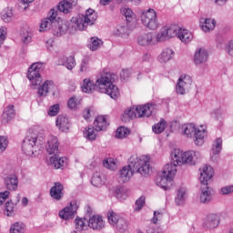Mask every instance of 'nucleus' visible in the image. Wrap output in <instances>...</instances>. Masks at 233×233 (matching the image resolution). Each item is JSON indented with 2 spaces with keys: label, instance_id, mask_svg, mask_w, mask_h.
<instances>
[{
  "label": "nucleus",
  "instance_id": "f257e3e1",
  "mask_svg": "<svg viewBox=\"0 0 233 233\" xmlns=\"http://www.w3.org/2000/svg\"><path fill=\"white\" fill-rule=\"evenodd\" d=\"M171 162L164 167L162 175L157 177L156 183L163 190H170V185L177 172V165H196V160L201 157L199 151H187L182 153L179 149H174L170 154Z\"/></svg>",
  "mask_w": 233,
  "mask_h": 233
},
{
  "label": "nucleus",
  "instance_id": "f03ea898",
  "mask_svg": "<svg viewBox=\"0 0 233 233\" xmlns=\"http://www.w3.org/2000/svg\"><path fill=\"white\" fill-rule=\"evenodd\" d=\"M116 81H117L116 74L104 71L96 84L90 78H85L81 89L85 94H92L96 90V86H98L102 94H106L111 99H117L119 97V87L114 85Z\"/></svg>",
  "mask_w": 233,
  "mask_h": 233
},
{
  "label": "nucleus",
  "instance_id": "7ed1b4c3",
  "mask_svg": "<svg viewBox=\"0 0 233 233\" xmlns=\"http://www.w3.org/2000/svg\"><path fill=\"white\" fill-rule=\"evenodd\" d=\"M150 172V158L146 157H138L137 155H133L128 159V165L124 166L118 172V183H128L134 174L141 176H148Z\"/></svg>",
  "mask_w": 233,
  "mask_h": 233
},
{
  "label": "nucleus",
  "instance_id": "20e7f679",
  "mask_svg": "<svg viewBox=\"0 0 233 233\" xmlns=\"http://www.w3.org/2000/svg\"><path fill=\"white\" fill-rule=\"evenodd\" d=\"M44 69L43 62H35L30 66L26 74L27 79H29L32 86H39L37 91L38 97H46L50 86H54V81L52 80H46L43 83L41 72H43Z\"/></svg>",
  "mask_w": 233,
  "mask_h": 233
},
{
  "label": "nucleus",
  "instance_id": "39448f33",
  "mask_svg": "<svg viewBox=\"0 0 233 233\" xmlns=\"http://www.w3.org/2000/svg\"><path fill=\"white\" fill-rule=\"evenodd\" d=\"M57 10L56 7H53L49 11L48 17L45 18L40 24V32H46V30H54V35L56 37H61V35H65L68 30H70V22H64L62 25H59L57 22Z\"/></svg>",
  "mask_w": 233,
  "mask_h": 233
},
{
  "label": "nucleus",
  "instance_id": "423d86ee",
  "mask_svg": "<svg viewBox=\"0 0 233 233\" xmlns=\"http://www.w3.org/2000/svg\"><path fill=\"white\" fill-rule=\"evenodd\" d=\"M200 170V183L202 187H200V203L204 205H208L209 201H212V191L208 187V181L212 179L214 176V168L210 166L206 165L204 168H199Z\"/></svg>",
  "mask_w": 233,
  "mask_h": 233
},
{
  "label": "nucleus",
  "instance_id": "0eeeda50",
  "mask_svg": "<svg viewBox=\"0 0 233 233\" xmlns=\"http://www.w3.org/2000/svg\"><path fill=\"white\" fill-rule=\"evenodd\" d=\"M97 21V13L94 9L89 8L86 14H78L76 16L71 18V28L75 30H86V26H92Z\"/></svg>",
  "mask_w": 233,
  "mask_h": 233
},
{
  "label": "nucleus",
  "instance_id": "6e6552de",
  "mask_svg": "<svg viewBox=\"0 0 233 233\" xmlns=\"http://www.w3.org/2000/svg\"><path fill=\"white\" fill-rule=\"evenodd\" d=\"M45 143V137L37 133L29 131L23 140L22 150L25 156H34V151L37 147Z\"/></svg>",
  "mask_w": 233,
  "mask_h": 233
},
{
  "label": "nucleus",
  "instance_id": "1a4fd4ad",
  "mask_svg": "<svg viewBox=\"0 0 233 233\" xmlns=\"http://www.w3.org/2000/svg\"><path fill=\"white\" fill-rule=\"evenodd\" d=\"M94 127L89 126L84 131V136L88 139V141H96V132H101L103 130H106V127H108V122H106V116H99L94 121ZM96 130V131H95Z\"/></svg>",
  "mask_w": 233,
  "mask_h": 233
},
{
  "label": "nucleus",
  "instance_id": "9d476101",
  "mask_svg": "<svg viewBox=\"0 0 233 233\" xmlns=\"http://www.w3.org/2000/svg\"><path fill=\"white\" fill-rule=\"evenodd\" d=\"M184 134L187 137H195V145L201 147L205 143V137L207 136V130L196 128L195 124H187L184 128Z\"/></svg>",
  "mask_w": 233,
  "mask_h": 233
},
{
  "label": "nucleus",
  "instance_id": "9b49d317",
  "mask_svg": "<svg viewBox=\"0 0 233 233\" xmlns=\"http://www.w3.org/2000/svg\"><path fill=\"white\" fill-rule=\"evenodd\" d=\"M154 104H146L144 106H137L136 109H127L124 114L129 118L133 117H150L152 116V110H154Z\"/></svg>",
  "mask_w": 233,
  "mask_h": 233
},
{
  "label": "nucleus",
  "instance_id": "f8f14e48",
  "mask_svg": "<svg viewBox=\"0 0 233 233\" xmlns=\"http://www.w3.org/2000/svg\"><path fill=\"white\" fill-rule=\"evenodd\" d=\"M141 22L142 25L149 30H157V26H159L157 14L154 9H148L146 12H143L141 15Z\"/></svg>",
  "mask_w": 233,
  "mask_h": 233
},
{
  "label": "nucleus",
  "instance_id": "ddd939ff",
  "mask_svg": "<svg viewBox=\"0 0 233 233\" xmlns=\"http://www.w3.org/2000/svg\"><path fill=\"white\" fill-rule=\"evenodd\" d=\"M77 208H79V205H77V200H72L69 206L64 208L61 211H59V217L62 219H74V215L77 214Z\"/></svg>",
  "mask_w": 233,
  "mask_h": 233
},
{
  "label": "nucleus",
  "instance_id": "4468645a",
  "mask_svg": "<svg viewBox=\"0 0 233 233\" xmlns=\"http://www.w3.org/2000/svg\"><path fill=\"white\" fill-rule=\"evenodd\" d=\"M59 138H57V137L55 136H50L46 145V150L47 154H49V156L61 154V149H59Z\"/></svg>",
  "mask_w": 233,
  "mask_h": 233
},
{
  "label": "nucleus",
  "instance_id": "2eb2a0df",
  "mask_svg": "<svg viewBox=\"0 0 233 233\" xmlns=\"http://www.w3.org/2000/svg\"><path fill=\"white\" fill-rule=\"evenodd\" d=\"M63 190H65V186H63L61 182H55L54 186L49 190L50 198H52L54 201H61L65 197Z\"/></svg>",
  "mask_w": 233,
  "mask_h": 233
},
{
  "label": "nucleus",
  "instance_id": "dca6fc26",
  "mask_svg": "<svg viewBox=\"0 0 233 233\" xmlns=\"http://www.w3.org/2000/svg\"><path fill=\"white\" fill-rule=\"evenodd\" d=\"M67 163L68 158H66V157H59V154L53 155L49 158L50 167H53V168H56V170L59 168L63 170Z\"/></svg>",
  "mask_w": 233,
  "mask_h": 233
},
{
  "label": "nucleus",
  "instance_id": "f3484780",
  "mask_svg": "<svg viewBox=\"0 0 233 233\" xmlns=\"http://www.w3.org/2000/svg\"><path fill=\"white\" fill-rule=\"evenodd\" d=\"M203 227L209 230L212 228H218V227H219V216H218V214L208 215L204 220Z\"/></svg>",
  "mask_w": 233,
  "mask_h": 233
},
{
  "label": "nucleus",
  "instance_id": "a211bd4d",
  "mask_svg": "<svg viewBox=\"0 0 233 233\" xmlns=\"http://www.w3.org/2000/svg\"><path fill=\"white\" fill-rule=\"evenodd\" d=\"M89 228L93 230H102L105 227V220H103V217L93 215L90 217L89 221H87Z\"/></svg>",
  "mask_w": 233,
  "mask_h": 233
},
{
  "label": "nucleus",
  "instance_id": "6ab92c4d",
  "mask_svg": "<svg viewBox=\"0 0 233 233\" xmlns=\"http://www.w3.org/2000/svg\"><path fill=\"white\" fill-rule=\"evenodd\" d=\"M56 125L61 132H68L70 130V120L64 115L57 116Z\"/></svg>",
  "mask_w": 233,
  "mask_h": 233
},
{
  "label": "nucleus",
  "instance_id": "aec40b11",
  "mask_svg": "<svg viewBox=\"0 0 233 233\" xmlns=\"http://www.w3.org/2000/svg\"><path fill=\"white\" fill-rule=\"evenodd\" d=\"M58 65H61L62 66H66L67 70H74V67L76 66V58L73 56H62L58 59Z\"/></svg>",
  "mask_w": 233,
  "mask_h": 233
},
{
  "label": "nucleus",
  "instance_id": "412c9836",
  "mask_svg": "<svg viewBox=\"0 0 233 233\" xmlns=\"http://www.w3.org/2000/svg\"><path fill=\"white\" fill-rule=\"evenodd\" d=\"M207 59H208V53L207 52V50L199 48L196 51L194 56L195 65H201L203 63H206Z\"/></svg>",
  "mask_w": 233,
  "mask_h": 233
},
{
  "label": "nucleus",
  "instance_id": "4be33fe9",
  "mask_svg": "<svg viewBox=\"0 0 233 233\" xmlns=\"http://www.w3.org/2000/svg\"><path fill=\"white\" fill-rule=\"evenodd\" d=\"M5 184L7 190H17V187L19 185L17 176L9 175L7 177L5 178Z\"/></svg>",
  "mask_w": 233,
  "mask_h": 233
},
{
  "label": "nucleus",
  "instance_id": "5701e85b",
  "mask_svg": "<svg viewBox=\"0 0 233 233\" xmlns=\"http://www.w3.org/2000/svg\"><path fill=\"white\" fill-rule=\"evenodd\" d=\"M14 108H15L14 105H9L5 107L2 115L3 123H8V121H12V119L15 117V109Z\"/></svg>",
  "mask_w": 233,
  "mask_h": 233
},
{
  "label": "nucleus",
  "instance_id": "b1692460",
  "mask_svg": "<svg viewBox=\"0 0 233 233\" xmlns=\"http://www.w3.org/2000/svg\"><path fill=\"white\" fill-rule=\"evenodd\" d=\"M200 26L203 32H211L216 28V20L211 18H201Z\"/></svg>",
  "mask_w": 233,
  "mask_h": 233
},
{
  "label": "nucleus",
  "instance_id": "393cba45",
  "mask_svg": "<svg viewBox=\"0 0 233 233\" xmlns=\"http://www.w3.org/2000/svg\"><path fill=\"white\" fill-rule=\"evenodd\" d=\"M137 41L141 46H150V45H154V35L152 33L141 35Z\"/></svg>",
  "mask_w": 233,
  "mask_h": 233
},
{
  "label": "nucleus",
  "instance_id": "a878e982",
  "mask_svg": "<svg viewBox=\"0 0 233 233\" xmlns=\"http://www.w3.org/2000/svg\"><path fill=\"white\" fill-rule=\"evenodd\" d=\"M72 3L68 2L67 0H62L58 3L55 10H56V12H62V14H70V12H72Z\"/></svg>",
  "mask_w": 233,
  "mask_h": 233
},
{
  "label": "nucleus",
  "instance_id": "bb28decb",
  "mask_svg": "<svg viewBox=\"0 0 233 233\" xmlns=\"http://www.w3.org/2000/svg\"><path fill=\"white\" fill-rule=\"evenodd\" d=\"M172 57H174V51L170 48H166L159 55L158 61L161 63H168Z\"/></svg>",
  "mask_w": 233,
  "mask_h": 233
},
{
  "label": "nucleus",
  "instance_id": "cd10ccee",
  "mask_svg": "<svg viewBox=\"0 0 233 233\" xmlns=\"http://www.w3.org/2000/svg\"><path fill=\"white\" fill-rule=\"evenodd\" d=\"M185 201H187V189L180 187L175 198V203L176 205L181 206L185 205Z\"/></svg>",
  "mask_w": 233,
  "mask_h": 233
},
{
  "label": "nucleus",
  "instance_id": "c85d7f7f",
  "mask_svg": "<svg viewBox=\"0 0 233 233\" xmlns=\"http://www.w3.org/2000/svg\"><path fill=\"white\" fill-rule=\"evenodd\" d=\"M178 39H180L182 43H190L191 40L194 39V35L192 33L188 32V30L180 28Z\"/></svg>",
  "mask_w": 233,
  "mask_h": 233
},
{
  "label": "nucleus",
  "instance_id": "c756f323",
  "mask_svg": "<svg viewBox=\"0 0 233 233\" xmlns=\"http://www.w3.org/2000/svg\"><path fill=\"white\" fill-rule=\"evenodd\" d=\"M166 28V31L167 32V36L169 39H172V37H178L179 32L181 30V27H179L177 25H172L170 26H164Z\"/></svg>",
  "mask_w": 233,
  "mask_h": 233
},
{
  "label": "nucleus",
  "instance_id": "7c9ffc66",
  "mask_svg": "<svg viewBox=\"0 0 233 233\" xmlns=\"http://www.w3.org/2000/svg\"><path fill=\"white\" fill-rule=\"evenodd\" d=\"M79 72L82 74H86L87 72H90V57L88 56H85L80 64Z\"/></svg>",
  "mask_w": 233,
  "mask_h": 233
},
{
  "label": "nucleus",
  "instance_id": "2f4dec72",
  "mask_svg": "<svg viewBox=\"0 0 233 233\" xmlns=\"http://www.w3.org/2000/svg\"><path fill=\"white\" fill-rule=\"evenodd\" d=\"M165 128H167V121H165L164 118H161L158 123L152 127L154 134H163V132H165Z\"/></svg>",
  "mask_w": 233,
  "mask_h": 233
},
{
  "label": "nucleus",
  "instance_id": "473e14b6",
  "mask_svg": "<svg viewBox=\"0 0 233 233\" xmlns=\"http://www.w3.org/2000/svg\"><path fill=\"white\" fill-rule=\"evenodd\" d=\"M222 149H223V139L221 137H218L213 143L212 155L218 156V154L221 153Z\"/></svg>",
  "mask_w": 233,
  "mask_h": 233
},
{
  "label": "nucleus",
  "instance_id": "72a5a7b5",
  "mask_svg": "<svg viewBox=\"0 0 233 233\" xmlns=\"http://www.w3.org/2000/svg\"><path fill=\"white\" fill-rule=\"evenodd\" d=\"M26 226L21 222H15L10 227V233H25Z\"/></svg>",
  "mask_w": 233,
  "mask_h": 233
},
{
  "label": "nucleus",
  "instance_id": "f704fd0d",
  "mask_svg": "<svg viewBox=\"0 0 233 233\" xmlns=\"http://www.w3.org/2000/svg\"><path fill=\"white\" fill-rule=\"evenodd\" d=\"M178 84H180L184 89L188 90L192 85V78L188 75L181 76V77L178 79Z\"/></svg>",
  "mask_w": 233,
  "mask_h": 233
},
{
  "label": "nucleus",
  "instance_id": "c9c22d12",
  "mask_svg": "<svg viewBox=\"0 0 233 233\" xmlns=\"http://www.w3.org/2000/svg\"><path fill=\"white\" fill-rule=\"evenodd\" d=\"M117 230H120V232H125L127 228H128V222H127V219L120 218L118 219L113 220Z\"/></svg>",
  "mask_w": 233,
  "mask_h": 233
},
{
  "label": "nucleus",
  "instance_id": "e433bc0d",
  "mask_svg": "<svg viewBox=\"0 0 233 233\" xmlns=\"http://www.w3.org/2000/svg\"><path fill=\"white\" fill-rule=\"evenodd\" d=\"M75 223H76V228L79 232H81L82 230H86V228H88V226L86 225V223H88V220H86V218H79L77 217L75 219Z\"/></svg>",
  "mask_w": 233,
  "mask_h": 233
},
{
  "label": "nucleus",
  "instance_id": "4c0bfd02",
  "mask_svg": "<svg viewBox=\"0 0 233 233\" xmlns=\"http://www.w3.org/2000/svg\"><path fill=\"white\" fill-rule=\"evenodd\" d=\"M115 35L118 37H128V26L127 25H117L115 32Z\"/></svg>",
  "mask_w": 233,
  "mask_h": 233
},
{
  "label": "nucleus",
  "instance_id": "58836bf2",
  "mask_svg": "<svg viewBox=\"0 0 233 233\" xmlns=\"http://www.w3.org/2000/svg\"><path fill=\"white\" fill-rule=\"evenodd\" d=\"M129 135H130V129H128L125 127H120L116 129V137L118 139H123V137H127Z\"/></svg>",
  "mask_w": 233,
  "mask_h": 233
},
{
  "label": "nucleus",
  "instance_id": "ea45409f",
  "mask_svg": "<svg viewBox=\"0 0 233 233\" xmlns=\"http://www.w3.org/2000/svg\"><path fill=\"white\" fill-rule=\"evenodd\" d=\"M103 41L97 37H92L91 42L87 45L88 48L92 50V52L97 50L100 45H102Z\"/></svg>",
  "mask_w": 233,
  "mask_h": 233
},
{
  "label": "nucleus",
  "instance_id": "a19ab883",
  "mask_svg": "<svg viewBox=\"0 0 233 233\" xmlns=\"http://www.w3.org/2000/svg\"><path fill=\"white\" fill-rule=\"evenodd\" d=\"M167 39H170L168 36V32H167L165 27H162L157 35V43H161L163 41H167Z\"/></svg>",
  "mask_w": 233,
  "mask_h": 233
},
{
  "label": "nucleus",
  "instance_id": "79ce46f5",
  "mask_svg": "<svg viewBox=\"0 0 233 233\" xmlns=\"http://www.w3.org/2000/svg\"><path fill=\"white\" fill-rule=\"evenodd\" d=\"M14 16V13H12V9L7 8L2 13V19L5 23H10L12 21V17Z\"/></svg>",
  "mask_w": 233,
  "mask_h": 233
},
{
  "label": "nucleus",
  "instance_id": "37998d69",
  "mask_svg": "<svg viewBox=\"0 0 233 233\" xmlns=\"http://www.w3.org/2000/svg\"><path fill=\"white\" fill-rule=\"evenodd\" d=\"M121 12H122V14L125 15L126 21H127V23H132V15H134V12L132 11V9L124 7V8L121 10Z\"/></svg>",
  "mask_w": 233,
  "mask_h": 233
},
{
  "label": "nucleus",
  "instance_id": "c03bdc74",
  "mask_svg": "<svg viewBox=\"0 0 233 233\" xmlns=\"http://www.w3.org/2000/svg\"><path fill=\"white\" fill-rule=\"evenodd\" d=\"M21 37H22V41L23 43H25V45H28V43H30L32 41V33L28 32V30H24L21 33Z\"/></svg>",
  "mask_w": 233,
  "mask_h": 233
},
{
  "label": "nucleus",
  "instance_id": "a18cd8bd",
  "mask_svg": "<svg viewBox=\"0 0 233 233\" xmlns=\"http://www.w3.org/2000/svg\"><path fill=\"white\" fill-rule=\"evenodd\" d=\"M136 208L134 209L135 212H139L145 207V197H140L135 202Z\"/></svg>",
  "mask_w": 233,
  "mask_h": 233
},
{
  "label": "nucleus",
  "instance_id": "49530a36",
  "mask_svg": "<svg viewBox=\"0 0 233 233\" xmlns=\"http://www.w3.org/2000/svg\"><path fill=\"white\" fill-rule=\"evenodd\" d=\"M91 184L93 187H101L103 185V180L99 175H94L91 178Z\"/></svg>",
  "mask_w": 233,
  "mask_h": 233
},
{
  "label": "nucleus",
  "instance_id": "de8ad7c7",
  "mask_svg": "<svg viewBox=\"0 0 233 233\" xmlns=\"http://www.w3.org/2000/svg\"><path fill=\"white\" fill-rule=\"evenodd\" d=\"M5 210L7 212L6 216L10 217L14 215V202L12 200H8L5 203Z\"/></svg>",
  "mask_w": 233,
  "mask_h": 233
},
{
  "label": "nucleus",
  "instance_id": "09e8293b",
  "mask_svg": "<svg viewBox=\"0 0 233 233\" xmlns=\"http://www.w3.org/2000/svg\"><path fill=\"white\" fill-rule=\"evenodd\" d=\"M59 114V104H55L49 107L48 116H54Z\"/></svg>",
  "mask_w": 233,
  "mask_h": 233
},
{
  "label": "nucleus",
  "instance_id": "8fccbe9b",
  "mask_svg": "<svg viewBox=\"0 0 233 233\" xmlns=\"http://www.w3.org/2000/svg\"><path fill=\"white\" fill-rule=\"evenodd\" d=\"M127 194V189H125V187H116L115 188V196L116 198H123V196H125Z\"/></svg>",
  "mask_w": 233,
  "mask_h": 233
},
{
  "label": "nucleus",
  "instance_id": "3c124183",
  "mask_svg": "<svg viewBox=\"0 0 233 233\" xmlns=\"http://www.w3.org/2000/svg\"><path fill=\"white\" fill-rule=\"evenodd\" d=\"M107 219L111 225H116V222H114V220L119 218H117V215H116V213L113 210H109L107 212Z\"/></svg>",
  "mask_w": 233,
  "mask_h": 233
},
{
  "label": "nucleus",
  "instance_id": "603ef678",
  "mask_svg": "<svg viewBox=\"0 0 233 233\" xmlns=\"http://www.w3.org/2000/svg\"><path fill=\"white\" fill-rule=\"evenodd\" d=\"M8 147V140L5 137L0 136V152H5Z\"/></svg>",
  "mask_w": 233,
  "mask_h": 233
},
{
  "label": "nucleus",
  "instance_id": "864d4df0",
  "mask_svg": "<svg viewBox=\"0 0 233 233\" xmlns=\"http://www.w3.org/2000/svg\"><path fill=\"white\" fill-rule=\"evenodd\" d=\"M163 218V213L159 211H154L153 218L151 219V222L156 225L157 223L158 219H161Z\"/></svg>",
  "mask_w": 233,
  "mask_h": 233
},
{
  "label": "nucleus",
  "instance_id": "5fc2aeb1",
  "mask_svg": "<svg viewBox=\"0 0 233 233\" xmlns=\"http://www.w3.org/2000/svg\"><path fill=\"white\" fill-rule=\"evenodd\" d=\"M7 32L8 30L6 29V27L0 28V45H3V43L5 42V39H6Z\"/></svg>",
  "mask_w": 233,
  "mask_h": 233
},
{
  "label": "nucleus",
  "instance_id": "6e6d98bb",
  "mask_svg": "<svg viewBox=\"0 0 233 233\" xmlns=\"http://www.w3.org/2000/svg\"><path fill=\"white\" fill-rule=\"evenodd\" d=\"M68 108H71V110H75V108H77V102H76V96H72L69 98L67 102Z\"/></svg>",
  "mask_w": 233,
  "mask_h": 233
},
{
  "label": "nucleus",
  "instance_id": "4d7b16f0",
  "mask_svg": "<svg viewBox=\"0 0 233 233\" xmlns=\"http://www.w3.org/2000/svg\"><path fill=\"white\" fill-rule=\"evenodd\" d=\"M176 92L177 94H180V96H185V94H187V89H185V87L182 86L179 82H177L176 86Z\"/></svg>",
  "mask_w": 233,
  "mask_h": 233
},
{
  "label": "nucleus",
  "instance_id": "13d9d810",
  "mask_svg": "<svg viewBox=\"0 0 233 233\" xmlns=\"http://www.w3.org/2000/svg\"><path fill=\"white\" fill-rule=\"evenodd\" d=\"M220 193L222 194V196H227V194H232L233 186H227L222 187Z\"/></svg>",
  "mask_w": 233,
  "mask_h": 233
},
{
  "label": "nucleus",
  "instance_id": "bf43d9fd",
  "mask_svg": "<svg viewBox=\"0 0 233 233\" xmlns=\"http://www.w3.org/2000/svg\"><path fill=\"white\" fill-rule=\"evenodd\" d=\"M128 77H130V70L123 69L120 73V78H122L124 81H127Z\"/></svg>",
  "mask_w": 233,
  "mask_h": 233
},
{
  "label": "nucleus",
  "instance_id": "052dcab7",
  "mask_svg": "<svg viewBox=\"0 0 233 233\" xmlns=\"http://www.w3.org/2000/svg\"><path fill=\"white\" fill-rule=\"evenodd\" d=\"M8 196H10V192L5 191L0 193V205H3L8 199Z\"/></svg>",
  "mask_w": 233,
  "mask_h": 233
},
{
  "label": "nucleus",
  "instance_id": "680f3d73",
  "mask_svg": "<svg viewBox=\"0 0 233 233\" xmlns=\"http://www.w3.org/2000/svg\"><path fill=\"white\" fill-rule=\"evenodd\" d=\"M147 233H161V231H159V228L156 229V226L149 225L147 228Z\"/></svg>",
  "mask_w": 233,
  "mask_h": 233
},
{
  "label": "nucleus",
  "instance_id": "e2e57ef3",
  "mask_svg": "<svg viewBox=\"0 0 233 233\" xmlns=\"http://www.w3.org/2000/svg\"><path fill=\"white\" fill-rule=\"evenodd\" d=\"M228 54H229V56H231V57H233V40L230 41L228 44Z\"/></svg>",
  "mask_w": 233,
  "mask_h": 233
},
{
  "label": "nucleus",
  "instance_id": "0e129e2a",
  "mask_svg": "<svg viewBox=\"0 0 233 233\" xmlns=\"http://www.w3.org/2000/svg\"><path fill=\"white\" fill-rule=\"evenodd\" d=\"M215 5H218V6H223L225 3H227V0H211Z\"/></svg>",
  "mask_w": 233,
  "mask_h": 233
},
{
  "label": "nucleus",
  "instance_id": "69168bd1",
  "mask_svg": "<svg viewBox=\"0 0 233 233\" xmlns=\"http://www.w3.org/2000/svg\"><path fill=\"white\" fill-rule=\"evenodd\" d=\"M84 119L86 121H88L90 119V109H86V112H84Z\"/></svg>",
  "mask_w": 233,
  "mask_h": 233
},
{
  "label": "nucleus",
  "instance_id": "338daca9",
  "mask_svg": "<svg viewBox=\"0 0 233 233\" xmlns=\"http://www.w3.org/2000/svg\"><path fill=\"white\" fill-rule=\"evenodd\" d=\"M121 119L124 123H128L130 121V118L125 113L122 115Z\"/></svg>",
  "mask_w": 233,
  "mask_h": 233
},
{
  "label": "nucleus",
  "instance_id": "774afa93",
  "mask_svg": "<svg viewBox=\"0 0 233 233\" xmlns=\"http://www.w3.org/2000/svg\"><path fill=\"white\" fill-rule=\"evenodd\" d=\"M22 205L23 207H26V205H28V198L26 197L22 198Z\"/></svg>",
  "mask_w": 233,
  "mask_h": 233
}]
</instances>
